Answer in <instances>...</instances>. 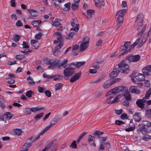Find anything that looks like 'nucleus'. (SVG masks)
<instances>
[{"instance_id": "1", "label": "nucleus", "mask_w": 151, "mask_h": 151, "mask_svg": "<svg viewBox=\"0 0 151 151\" xmlns=\"http://www.w3.org/2000/svg\"><path fill=\"white\" fill-rule=\"evenodd\" d=\"M85 63V62H77L76 64L74 63L67 65L68 68H65L63 70V74L65 77V79L68 80L69 79V76H72L74 73V69L76 67L79 68L81 66L83 65Z\"/></svg>"}, {"instance_id": "2", "label": "nucleus", "mask_w": 151, "mask_h": 151, "mask_svg": "<svg viewBox=\"0 0 151 151\" xmlns=\"http://www.w3.org/2000/svg\"><path fill=\"white\" fill-rule=\"evenodd\" d=\"M127 12L126 9H122L117 11L116 17L117 18V24L116 25V30H118L119 28L122 25L124 20V17Z\"/></svg>"}, {"instance_id": "3", "label": "nucleus", "mask_w": 151, "mask_h": 151, "mask_svg": "<svg viewBox=\"0 0 151 151\" xmlns=\"http://www.w3.org/2000/svg\"><path fill=\"white\" fill-rule=\"evenodd\" d=\"M129 63L124 59L119 64V70L120 72L125 74H127L130 70L128 64Z\"/></svg>"}, {"instance_id": "4", "label": "nucleus", "mask_w": 151, "mask_h": 151, "mask_svg": "<svg viewBox=\"0 0 151 151\" xmlns=\"http://www.w3.org/2000/svg\"><path fill=\"white\" fill-rule=\"evenodd\" d=\"M140 58V56L139 55H134L132 54H130L127 55L124 59L130 63L132 62H137L139 60Z\"/></svg>"}, {"instance_id": "5", "label": "nucleus", "mask_w": 151, "mask_h": 151, "mask_svg": "<svg viewBox=\"0 0 151 151\" xmlns=\"http://www.w3.org/2000/svg\"><path fill=\"white\" fill-rule=\"evenodd\" d=\"M143 14H139L138 15L136 18L134 25L135 28L137 30H139V27L143 25Z\"/></svg>"}, {"instance_id": "6", "label": "nucleus", "mask_w": 151, "mask_h": 151, "mask_svg": "<svg viewBox=\"0 0 151 151\" xmlns=\"http://www.w3.org/2000/svg\"><path fill=\"white\" fill-rule=\"evenodd\" d=\"M34 137H32L29 138V139L27 140L24 145L22 147V150H21L20 151H28V148L30 147L32 143L34 142L33 139Z\"/></svg>"}, {"instance_id": "7", "label": "nucleus", "mask_w": 151, "mask_h": 151, "mask_svg": "<svg viewBox=\"0 0 151 151\" xmlns=\"http://www.w3.org/2000/svg\"><path fill=\"white\" fill-rule=\"evenodd\" d=\"M89 40L90 39L88 37H86L84 38L83 41H87L84 42L81 44L80 48V51L83 52L88 48L89 45Z\"/></svg>"}, {"instance_id": "8", "label": "nucleus", "mask_w": 151, "mask_h": 151, "mask_svg": "<svg viewBox=\"0 0 151 151\" xmlns=\"http://www.w3.org/2000/svg\"><path fill=\"white\" fill-rule=\"evenodd\" d=\"M146 102V100L142 98V99L137 100L136 101V104L139 108H141L142 109H143L145 108V103Z\"/></svg>"}, {"instance_id": "9", "label": "nucleus", "mask_w": 151, "mask_h": 151, "mask_svg": "<svg viewBox=\"0 0 151 151\" xmlns=\"http://www.w3.org/2000/svg\"><path fill=\"white\" fill-rule=\"evenodd\" d=\"M55 35H56V38L59 42L58 46H62L63 45V39L61 33L60 32H57L55 33Z\"/></svg>"}, {"instance_id": "10", "label": "nucleus", "mask_w": 151, "mask_h": 151, "mask_svg": "<svg viewBox=\"0 0 151 151\" xmlns=\"http://www.w3.org/2000/svg\"><path fill=\"white\" fill-rule=\"evenodd\" d=\"M129 91L130 92L133 93L139 94L140 93V91L138 89L137 86H131L129 88Z\"/></svg>"}, {"instance_id": "11", "label": "nucleus", "mask_w": 151, "mask_h": 151, "mask_svg": "<svg viewBox=\"0 0 151 151\" xmlns=\"http://www.w3.org/2000/svg\"><path fill=\"white\" fill-rule=\"evenodd\" d=\"M120 72L119 69L116 68L114 69L113 71L109 74V76L111 78H113L116 77L119 73Z\"/></svg>"}, {"instance_id": "12", "label": "nucleus", "mask_w": 151, "mask_h": 151, "mask_svg": "<svg viewBox=\"0 0 151 151\" xmlns=\"http://www.w3.org/2000/svg\"><path fill=\"white\" fill-rule=\"evenodd\" d=\"M81 75V72L80 71L78 73H76L73 76L70 78V81L71 83H73L79 79Z\"/></svg>"}, {"instance_id": "13", "label": "nucleus", "mask_w": 151, "mask_h": 151, "mask_svg": "<svg viewBox=\"0 0 151 151\" xmlns=\"http://www.w3.org/2000/svg\"><path fill=\"white\" fill-rule=\"evenodd\" d=\"M143 73L145 75H148L150 72H151V65H148L142 70Z\"/></svg>"}, {"instance_id": "14", "label": "nucleus", "mask_w": 151, "mask_h": 151, "mask_svg": "<svg viewBox=\"0 0 151 151\" xmlns=\"http://www.w3.org/2000/svg\"><path fill=\"white\" fill-rule=\"evenodd\" d=\"M114 83H113L111 79L108 80L104 83L103 86L104 88L106 89L110 87Z\"/></svg>"}, {"instance_id": "15", "label": "nucleus", "mask_w": 151, "mask_h": 151, "mask_svg": "<svg viewBox=\"0 0 151 151\" xmlns=\"http://www.w3.org/2000/svg\"><path fill=\"white\" fill-rule=\"evenodd\" d=\"M133 119L136 121L139 122L141 119V113L139 112H136L133 115Z\"/></svg>"}, {"instance_id": "16", "label": "nucleus", "mask_w": 151, "mask_h": 151, "mask_svg": "<svg viewBox=\"0 0 151 151\" xmlns=\"http://www.w3.org/2000/svg\"><path fill=\"white\" fill-rule=\"evenodd\" d=\"M59 120V118L57 116L55 117L52 120L50 121V124L47 127L49 129L50 128L52 127L54 125L56 124Z\"/></svg>"}, {"instance_id": "17", "label": "nucleus", "mask_w": 151, "mask_h": 151, "mask_svg": "<svg viewBox=\"0 0 151 151\" xmlns=\"http://www.w3.org/2000/svg\"><path fill=\"white\" fill-rule=\"evenodd\" d=\"M131 42L130 41H127L125 42L124 45L121 47L120 48V50H123L124 49H128L130 47V48H131V49H132L131 48Z\"/></svg>"}, {"instance_id": "18", "label": "nucleus", "mask_w": 151, "mask_h": 151, "mask_svg": "<svg viewBox=\"0 0 151 151\" xmlns=\"http://www.w3.org/2000/svg\"><path fill=\"white\" fill-rule=\"evenodd\" d=\"M62 46L60 45L59 46L58 45L55 48H53L52 49L53 54L54 55L56 56L58 54L60 53V49Z\"/></svg>"}, {"instance_id": "19", "label": "nucleus", "mask_w": 151, "mask_h": 151, "mask_svg": "<svg viewBox=\"0 0 151 151\" xmlns=\"http://www.w3.org/2000/svg\"><path fill=\"white\" fill-rule=\"evenodd\" d=\"M88 140V142L90 143L91 145H93L94 147L96 146V144L94 142L95 141V138L94 137L89 135Z\"/></svg>"}, {"instance_id": "20", "label": "nucleus", "mask_w": 151, "mask_h": 151, "mask_svg": "<svg viewBox=\"0 0 151 151\" xmlns=\"http://www.w3.org/2000/svg\"><path fill=\"white\" fill-rule=\"evenodd\" d=\"M55 61L53 60H50L48 61V65H50V66H48V68H50V67L53 68L55 66H56L58 65V63H55Z\"/></svg>"}, {"instance_id": "21", "label": "nucleus", "mask_w": 151, "mask_h": 151, "mask_svg": "<svg viewBox=\"0 0 151 151\" xmlns=\"http://www.w3.org/2000/svg\"><path fill=\"white\" fill-rule=\"evenodd\" d=\"M22 130L19 129H15L11 132V133L14 135L20 136L22 134Z\"/></svg>"}, {"instance_id": "22", "label": "nucleus", "mask_w": 151, "mask_h": 151, "mask_svg": "<svg viewBox=\"0 0 151 151\" xmlns=\"http://www.w3.org/2000/svg\"><path fill=\"white\" fill-rule=\"evenodd\" d=\"M75 2L72 4L71 6L72 9L73 11H75L78 7L79 3L80 0H75L74 1Z\"/></svg>"}, {"instance_id": "23", "label": "nucleus", "mask_w": 151, "mask_h": 151, "mask_svg": "<svg viewBox=\"0 0 151 151\" xmlns=\"http://www.w3.org/2000/svg\"><path fill=\"white\" fill-rule=\"evenodd\" d=\"M138 128L137 129V131L139 133L141 132L143 134V132L145 128V124H142L138 125Z\"/></svg>"}, {"instance_id": "24", "label": "nucleus", "mask_w": 151, "mask_h": 151, "mask_svg": "<svg viewBox=\"0 0 151 151\" xmlns=\"http://www.w3.org/2000/svg\"><path fill=\"white\" fill-rule=\"evenodd\" d=\"M124 86H121L116 88L113 89V90L115 91L116 93H119L122 91L124 89Z\"/></svg>"}, {"instance_id": "25", "label": "nucleus", "mask_w": 151, "mask_h": 151, "mask_svg": "<svg viewBox=\"0 0 151 151\" xmlns=\"http://www.w3.org/2000/svg\"><path fill=\"white\" fill-rule=\"evenodd\" d=\"M71 25L73 27V28H71V30H73L76 32H77L79 30V24H75L74 22L71 23Z\"/></svg>"}, {"instance_id": "26", "label": "nucleus", "mask_w": 151, "mask_h": 151, "mask_svg": "<svg viewBox=\"0 0 151 151\" xmlns=\"http://www.w3.org/2000/svg\"><path fill=\"white\" fill-rule=\"evenodd\" d=\"M151 95V88H150L146 92L145 97H143V98L145 99H148L150 98V95Z\"/></svg>"}, {"instance_id": "27", "label": "nucleus", "mask_w": 151, "mask_h": 151, "mask_svg": "<svg viewBox=\"0 0 151 151\" xmlns=\"http://www.w3.org/2000/svg\"><path fill=\"white\" fill-rule=\"evenodd\" d=\"M42 23L41 20H34L32 21L31 23L34 27H37L40 25Z\"/></svg>"}, {"instance_id": "28", "label": "nucleus", "mask_w": 151, "mask_h": 151, "mask_svg": "<svg viewBox=\"0 0 151 151\" xmlns=\"http://www.w3.org/2000/svg\"><path fill=\"white\" fill-rule=\"evenodd\" d=\"M55 142V140H53L52 141L50 142L48 144H47L45 146V147L43 149L45 150H46L47 149L50 148L51 146L53 145L54 143Z\"/></svg>"}, {"instance_id": "29", "label": "nucleus", "mask_w": 151, "mask_h": 151, "mask_svg": "<svg viewBox=\"0 0 151 151\" xmlns=\"http://www.w3.org/2000/svg\"><path fill=\"white\" fill-rule=\"evenodd\" d=\"M13 38L12 39L15 42H17L19 41L21 36L17 34H14L13 35Z\"/></svg>"}, {"instance_id": "30", "label": "nucleus", "mask_w": 151, "mask_h": 151, "mask_svg": "<svg viewBox=\"0 0 151 151\" xmlns=\"http://www.w3.org/2000/svg\"><path fill=\"white\" fill-rule=\"evenodd\" d=\"M140 39V37L137 38L134 43L131 46V48L133 49L139 43Z\"/></svg>"}, {"instance_id": "31", "label": "nucleus", "mask_w": 151, "mask_h": 151, "mask_svg": "<svg viewBox=\"0 0 151 151\" xmlns=\"http://www.w3.org/2000/svg\"><path fill=\"white\" fill-rule=\"evenodd\" d=\"M124 96L126 100L127 101H131V98L129 93L128 92L124 94Z\"/></svg>"}, {"instance_id": "32", "label": "nucleus", "mask_w": 151, "mask_h": 151, "mask_svg": "<svg viewBox=\"0 0 151 151\" xmlns=\"http://www.w3.org/2000/svg\"><path fill=\"white\" fill-rule=\"evenodd\" d=\"M4 116L8 119H10L12 117V114L10 112H6L4 113Z\"/></svg>"}, {"instance_id": "33", "label": "nucleus", "mask_w": 151, "mask_h": 151, "mask_svg": "<svg viewBox=\"0 0 151 151\" xmlns=\"http://www.w3.org/2000/svg\"><path fill=\"white\" fill-rule=\"evenodd\" d=\"M146 26V24H145L143 28L142 29V30L138 33V36H142V35L145 31Z\"/></svg>"}, {"instance_id": "34", "label": "nucleus", "mask_w": 151, "mask_h": 151, "mask_svg": "<svg viewBox=\"0 0 151 151\" xmlns=\"http://www.w3.org/2000/svg\"><path fill=\"white\" fill-rule=\"evenodd\" d=\"M121 51H123V52L120 54L119 55V56H122L123 55H124L126 54L127 52L130 51L131 50V48H129L128 49H124L123 50H120Z\"/></svg>"}, {"instance_id": "35", "label": "nucleus", "mask_w": 151, "mask_h": 151, "mask_svg": "<svg viewBox=\"0 0 151 151\" xmlns=\"http://www.w3.org/2000/svg\"><path fill=\"white\" fill-rule=\"evenodd\" d=\"M68 60L67 59H66V60H64L63 61L61 64H60V65L58 66V68H60L61 66H63V68H65H65H68V67H67V66L66 65L65 66H64L67 63V61Z\"/></svg>"}, {"instance_id": "36", "label": "nucleus", "mask_w": 151, "mask_h": 151, "mask_svg": "<svg viewBox=\"0 0 151 151\" xmlns=\"http://www.w3.org/2000/svg\"><path fill=\"white\" fill-rule=\"evenodd\" d=\"M44 115V113L43 112H41L40 114H38L35 116L34 119L35 120H37L38 119H40L41 117H42Z\"/></svg>"}, {"instance_id": "37", "label": "nucleus", "mask_w": 151, "mask_h": 151, "mask_svg": "<svg viewBox=\"0 0 151 151\" xmlns=\"http://www.w3.org/2000/svg\"><path fill=\"white\" fill-rule=\"evenodd\" d=\"M34 93V92L32 91V90L27 91L26 93V96L28 98H31L32 96V95Z\"/></svg>"}, {"instance_id": "38", "label": "nucleus", "mask_w": 151, "mask_h": 151, "mask_svg": "<svg viewBox=\"0 0 151 151\" xmlns=\"http://www.w3.org/2000/svg\"><path fill=\"white\" fill-rule=\"evenodd\" d=\"M24 113L26 115H29L31 114V112L30 108H27L24 110Z\"/></svg>"}, {"instance_id": "39", "label": "nucleus", "mask_w": 151, "mask_h": 151, "mask_svg": "<svg viewBox=\"0 0 151 151\" xmlns=\"http://www.w3.org/2000/svg\"><path fill=\"white\" fill-rule=\"evenodd\" d=\"M27 80L28 81V83L29 85L34 84H35V82L33 81V79L31 78L30 76H29L27 78Z\"/></svg>"}, {"instance_id": "40", "label": "nucleus", "mask_w": 151, "mask_h": 151, "mask_svg": "<svg viewBox=\"0 0 151 151\" xmlns=\"http://www.w3.org/2000/svg\"><path fill=\"white\" fill-rule=\"evenodd\" d=\"M94 13V11L92 9H88L87 10V14L88 15L90 16V17H92V16L93 14Z\"/></svg>"}, {"instance_id": "41", "label": "nucleus", "mask_w": 151, "mask_h": 151, "mask_svg": "<svg viewBox=\"0 0 151 151\" xmlns=\"http://www.w3.org/2000/svg\"><path fill=\"white\" fill-rule=\"evenodd\" d=\"M52 25L55 26H60L61 24L60 22L56 20V19H55L54 21H52Z\"/></svg>"}, {"instance_id": "42", "label": "nucleus", "mask_w": 151, "mask_h": 151, "mask_svg": "<svg viewBox=\"0 0 151 151\" xmlns=\"http://www.w3.org/2000/svg\"><path fill=\"white\" fill-rule=\"evenodd\" d=\"M135 128V126L134 125H133L132 126H130L128 128H126L125 129V130L126 132H129L134 130Z\"/></svg>"}, {"instance_id": "43", "label": "nucleus", "mask_w": 151, "mask_h": 151, "mask_svg": "<svg viewBox=\"0 0 151 151\" xmlns=\"http://www.w3.org/2000/svg\"><path fill=\"white\" fill-rule=\"evenodd\" d=\"M142 139L144 141H148L151 139V135L150 136L147 134L146 135L143 137Z\"/></svg>"}, {"instance_id": "44", "label": "nucleus", "mask_w": 151, "mask_h": 151, "mask_svg": "<svg viewBox=\"0 0 151 151\" xmlns=\"http://www.w3.org/2000/svg\"><path fill=\"white\" fill-rule=\"evenodd\" d=\"M63 85V84L61 83L56 84L55 86V90L57 91L61 89Z\"/></svg>"}, {"instance_id": "45", "label": "nucleus", "mask_w": 151, "mask_h": 151, "mask_svg": "<svg viewBox=\"0 0 151 151\" xmlns=\"http://www.w3.org/2000/svg\"><path fill=\"white\" fill-rule=\"evenodd\" d=\"M105 77V76L104 75H101V76H100L98 78L96 79L94 81V82L96 83H98L102 80Z\"/></svg>"}, {"instance_id": "46", "label": "nucleus", "mask_w": 151, "mask_h": 151, "mask_svg": "<svg viewBox=\"0 0 151 151\" xmlns=\"http://www.w3.org/2000/svg\"><path fill=\"white\" fill-rule=\"evenodd\" d=\"M116 94V93L115 92V91L113 90V89H112V90L109 91H108L107 92V93L106 94V95L107 96H110V95L111 96V95H114V94Z\"/></svg>"}, {"instance_id": "47", "label": "nucleus", "mask_w": 151, "mask_h": 151, "mask_svg": "<svg viewBox=\"0 0 151 151\" xmlns=\"http://www.w3.org/2000/svg\"><path fill=\"white\" fill-rule=\"evenodd\" d=\"M92 66L93 68H96V69H98L100 68V66L96 62L93 63L92 65Z\"/></svg>"}, {"instance_id": "48", "label": "nucleus", "mask_w": 151, "mask_h": 151, "mask_svg": "<svg viewBox=\"0 0 151 151\" xmlns=\"http://www.w3.org/2000/svg\"><path fill=\"white\" fill-rule=\"evenodd\" d=\"M16 56L15 58L17 60H21L24 57V55H16Z\"/></svg>"}, {"instance_id": "49", "label": "nucleus", "mask_w": 151, "mask_h": 151, "mask_svg": "<svg viewBox=\"0 0 151 151\" xmlns=\"http://www.w3.org/2000/svg\"><path fill=\"white\" fill-rule=\"evenodd\" d=\"M75 32H70L69 33V35L68 36L67 39L69 40H70L73 37V36L74 35Z\"/></svg>"}, {"instance_id": "50", "label": "nucleus", "mask_w": 151, "mask_h": 151, "mask_svg": "<svg viewBox=\"0 0 151 151\" xmlns=\"http://www.w3.org/2000/svg\"><path fill=\"white\" fill-rule=\"evenodd\" d=\"M76 142V141H73V142L71 143L70 146L73 148H77V147Z\"/></svg>"}, {"instance_id": "51", "label": "nucleus", "mask_w": 151, "mask_h": 151, "mask_svg": "<svg viewBox=\"0 0 151 151\" xmlns=\"http://www.w3.org/2000/svg\"><path fill=\"white\" fill-rule=\"evenodd\" d=\"M42 35H43L41 33L39 32L38 34L35 35V37L36 39L39 40L41 38Z\"/></svg>"}, {"instance_id": "52", "label": "nucleus", "mask_w": 151, "mask_h": 151, "mask_svg": "<svg viewBox=\"0 0 151 151\" xmlns=\"http://www.w3.org/2000/svg\"><path fill=\"white\" fill-rule=\"evenodd\" d=\"M125 122L120 120L115 121V124L118 125L120 126L121 124H125Z\"/></svg>"}, {"instance_id": "53", "label": "nucleus", "mask_w": 151, "mask_h": 151, "mask_svg": "<svg viewBox=\"0 0 151 151\" xmlns=\"http://www.w3.org/2000/svg\"><path fill=\"white\" fill-rule=\"evenodd\" d=\"M118 98L117 96H116V97L114 99L110 102L109 103H108L109 104H111L114 103H115L118 102Z\"/></svg>"}, {"instance_id": "54", "label": "nucleus", "mask_w": 151, "mask_h": 151, "mask_svg": "<svg viewBox=\"0 0 151 151\" xmlns=\"http://www.w3.org/2000/svg\"><path fill=\"white\" fill-rule=\"evenodd\" d=\"M120 117L123 120L125 119H128L129 120L130 119L128 118L127 115L126 114H122L120 116Z\"/></svg>"}, {"instance_id": "55", "label": "nucleus", "mask_w": 151, "mask_h": 151, "mask_svg": "<svg viewBox=\"0 0 151 151\" xmlns=\"http://www.w3.org/2000/svg\"><path fill=\"white\" fill-rule=\"evenodd\" d=\"M49 128L47 127H45V129L39 134L40 135H43L44 134L48 129Z\"/></svg>"}, {"instance_id": "56", "label": "nucleus", "mask_w": 151, "mask_h": 151, "mask_svg": "<svg viewBox=\"0 0 151 151\" xmlns=\"http://www.w3.org/2000/svg\"><path fill=\"white\" fill-rule=\"evenodd\" d=\"M16 76L13 74H9L8 75V76L6 78V79H9L12 78H14Z\"/></svg>"}, {"instance_id": "57", "label": "nucleus", "mask_w": 151, "mask_h": 151, "mask_svg": "<svg viewBox=\"0 0 151 151\" xmlns=\"http://www.w3.org/2000/svg\"><path fill=\"white\" fill-rule=\"evenodd\" d=\"M28 43L23 41V44H22V45L23 46V47L24 48H28L29 47V46L28 45Z\"/></svg>"}, {"instance_id": "58", "label": "nucleus", "mask_w": 151, "mask_h": 151, "mask_svg": "<svg viewBox=\"0 0 151 151\" xmlns=\"http://www.w3.org/2000/svg\"><path fill=\"white\" fill-rule=\"evenodd\" d=\"M129 101L124 100L122 102V104L123 105L127 107H128L129 106Z\"/></svg>"}, {"instance_id": "59", "label": "nucleus", "mask_w": 151, "mask_h": 151, "mask_svg": "<svg viewBox=\"0 0 151 151\" xmlns=\"http://www.w3.org/2000/svg\"><path fill=\"white\" fill-rule=\"evenodd\" d=\"M45 93L48 97H49L51 96V93L49 90L45 91Z\"/></svg>"}, {"instance_id": "60", "label": "nucleus", "mask_w": 151, "mask_h": 151, "mask_svg": "<svg viewBox=\"0 0 151 151\" xmlns=\"http://www.w3.org/2000/svg\"><path fill=\"white\" fill-rule=\"evenodd\" d=\"M70 5L71 4L70 2H68L64 4L65 6L68 9L67 11H68L70 9Z\"/></svg>"}, {"instance_id": "61", "label": "nucleus", "mask_w": 151, "mask_h": 151, "mask_svg": "<svg viewBox=\"0 0 151 151\" xmlns=\"http://www.w3.org/2000/svg\"><path fill=\"white\" fill-rule=\"evenodd\" d=\"M16 24V25L18 27H20L23 25V24L20 20H18L17 21Z\"/></svg>"}, {"instance_id": "62", "label": "nucleus", "mask_w": 151, "mask_h": 151, "mask_svg": "<svg viewBox=\"0 0 151 151\" xmlns=\"http://www.w3.org/2000/svg\"><path fill=\"white\" fill-rule=\"evenodd\" d=\"M139 76H142V77H141L140 78V77H139L138 78V80L139 81H142L143 80H144L145 79V76H144V75L143 74H139Z\"/></svg>"}, {"instance_id": "63", "label": "nucleus", "mask_w": 151, "mask_h": 151, "mask_svg": "<svg viewBox=\"0 0 151 151\" xmlns=\"http://www.w3.org/2000/svg\"><path fill=\"white\" fill-rule=\"evenodd\" d=\"M93 135L94 136H96L97 137V138H100V135L99 133V131L97 130L93 134Z\"/></svg>"}, {"instance_id": "64", "label": "nucleus", "mask_w": 151, "mask_h": 151, "mask_svg": "<svg viewBox=\"0 0 151 151\" xmlns=\"http://www.w3.org/2000/svg\"><path fill=\"white\" fill-rule=\"evenodd\" d=\"M105 144L104 142H101L99 147V149L103 150L104 148V145Z\"/></svg>"}]
</instances>
